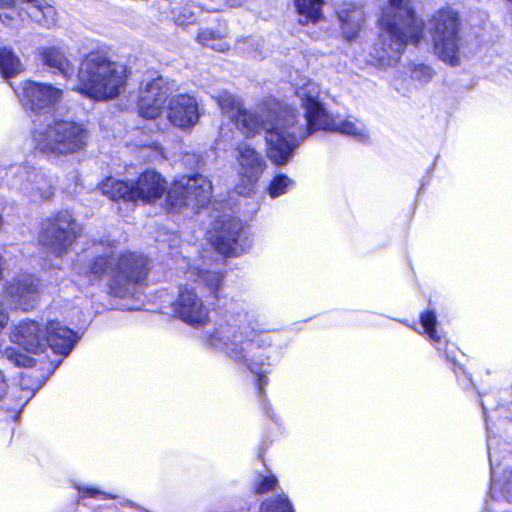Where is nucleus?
Segmentation results:
<instances>
[{"label":"nucleus","mask_w":512,"mask_h":512,"mask_svg":"<svg viewBox=\"0 0 512 512\" xmlns=\"http://www.w3.org/2000/svg\"><path fill=\"white\" fill-rule=\"evenodd\" d=\"M296 94L304 115L291 108L267 136V156L273 164L286 165L299 145L316 131H339L360 142L368 140L367 128L359 120L349 117L335 123L320 99L321 90L317 83L308 81L296 90Z\"/></svg>","instance_id":"nucleus-1"},{"label":"nucleus","mask_w":512,"mask_h":512,"mask_svg":"<svg viewBox=\"0 0 512 512\" xmlns=\"http://www.w3.org/2000/svg\"><path fill=\"white\" fill-rule=\"evenodd\" d=\"M203 345L225 354L237 365L256 375L258 393L262 394L268 378L264 367L270 365L267 351L274 342L273 335L262 329L254 312L239 308L226 312L213 328L202 333Z\"/></svg>","instance_id":"nucleus-2"},{"label":"nucleus","mask_w":512,"mask_h":512,"mask_svg":"<svg viewBox=\"0 0 512 512\" xmlns=\"http://www.w3.org/2000/svg\"><path fill=\"white\" fill-rule=\"evenodd\" d=\"M149 260L142 254L118 252L115 241L94 239L73 264V271L83 282L93 285L105 279L110 293L127 297L134 293L135 285L147 275Z\"/></svg>","instance_id":"nucleus-3"},{"label":"nucleus","mask_w":512,"mask_h":512,"mask_svg":"<svg viewBox=\"0 0 512 512\" xmlns=\"http://www.w3.org/2000/svg\"><path fill=\"white\" fill-rule=\"evenodd\" d=\"M380 42L371 56L376 64L395 66L408 43L417 46L424 32V21L417 16L410 0H388L378 18Z\"/></svg>","instance_id":"nucleus-4"},{"label":"nucleus","mask_w":512,"mask_h":512,"mask_svg":"<svg viewBox=\"0 0 512 512\" xmlns=\"http://www.w3.org/2000/svg\"><path fill=\"white\" fill-rule=\"evenodd\" d=\"M126 78L125 65L112 61L104 53L91 52L80 63L74 90L95 100L114 99L124 90Z\"/></svg>","instance_id":"nucleus-5"},{"label":"nucleus","mask_w":512,"mask_h":512,"mask_svg":"<svg viewBox=\"0 0 512 512\" xmlns=\"http://www.w3.org/2000/svg\"><path fill=\"white\" fill-rule=\"evenodd\" d=\"M31 138L36 151L57 159L81 151L86 146L88 131L82 123L75 121H35Z\"/></svg>","instance_id":"nucleus-6"},{"label":"nucleus","mask_w":512,"mask_h":512,"mask_svg":"<svg viewBox=\"0 0 512 512\" xmlns=\"http://www.w3.org/2000/svg\"><path fill=\"white\" fill-rule=\"evenodd\" d=\"M217 103L222 113L233 121L243 134L250 137L265 131L266 141L268 134L274 130L284 114L291 111V108L276 101L263 104L257 111L245 110L240 100L228 92L220 93Z\"/></svg>","instance_id":"nucleus-7"},{"label":"nucleus","mask_w":512,"mask_h":512,"mask_svg":"<svg viewBox=\"0 0 512 512\" xmlns=\"http://www.w3.org/2000/svg\"><path fill=\"white\" fill-rule=\"evenodd\" d=\"M461 20L451 8L436 11L428 20L435 54L445 63L456 66L460 63Z\"/></svg>","instance_id":"nucleus-8"},{"label":"nucleus","mask_w":512,"mask_h":512,"mask_svg":"<svg viewBox=\"0 0 512 512\" xmlns=\"http://www.w3.org/2000/svg\"><path fill=\"white\" fill-rule=\"evenodd\" d=\"M212 197L211 182L203 175L183 176L167 192L166 206L178 211L184 207L198 210L205 207Z\"/></svg>","instance_id":"nucleus-9"},{"label":"nucleus","mask_w":512,"mask_h":512,"mask_svg":"<svg viewBox=\"0 0 512 512\" xmlns=\"http://www.w3.org/2000/svg\"><path fill=\"white\" fill-rule=\"evenodd\" d=\"M24 12L34 22L50 28L56 24L57 12L45 0H0V21L17 28L23 21Z\"/></svg>","instance_id":"nucleus-10"},{"label":"nucleus","mask_w":512,"mask_h":512,"mask_svg":"<svg viewBox=\"0 0 512 512\" xmlns=\"http://www.w3.org/2000/svg\"><path fill=\"white\" fill-rule=\"evenodd\" d=\"M14 90L25 110L35 114L33 123L50 120L51 111L60 102L63 95L62 90L52 84L31 80L23 82Z\"/></svg>","instance_id":"nucleus-11"},{"label":"nucleus","mask_w":512,"mask_h":512,"mask_svg":"<svg viewBox=\"0 0 512 512\" xmlns=\"http://www.w3.org/2000/svg\"><path fill=\"white\" fill-rule=\"evenodd\" d=\"M79 226L68 210L58 212L42 223L40 243L56 256L67 253L79 235Z\"/></svg>","instance_id":"nucleus-12"},{"label":"nucleus","mask_w":512,"mask_h":512,"mask_svg":"<svg viewBox=\"0 0 512 512\" xmlns=\"http://www.w3.org/2000/svg\"><path fill=\"white\" fill-rule=\"evenodd\" d=\"M209 239L216 250L224 256H239L247 252L252 245L241 220L222 216L217 219L209 231Z\"/></svg>","instance_id":"nucleus-13"},{"label":"nucleus","mask_w":512,"mask_h":512,"mask_svg":"<svg viewBox=\"0 0 512 512\" xmlns=\"http://www.w3.org/2000/svg\"><path fill=\"white\" fill-rule=\"evenodd\" d=\"M11 189L36 198L49 199L52 195V180L44 172L28 165H13L5 174Z\"/></svg>","instance_id":"nucleus-14"},{"label":"nucleus","mask_w":512,"mask_h":512,"mask_svg":"<svg viewBox=\"0 0 512 512\" xmlns=\"http://www.w3.org/2000/svg\"><path fill=\"white\" fill-rule=\"evenodd\" d=\"M481 407L487 429V449L491 469L490 496L494 500H496L498 496H501L507 502H512V468L505 467L502 470L500 469L502 464V451L498 449L499 443L497 442L496 437L491 434L487 420L486 407L483 401H481Z\"/></svg>","instance_id":"nucleus-15"},{"label":"nucleus","mask_w":512,"mask_h":512,"mask_svg":"<svg viewBox=\"0 0 512 512\" xmlns=\"http://www.w3.org/2000/svg\"><path fill=\"white\" fill-rule=\"evenodd\" d=\"M173 312L186 324L198 327L209 320V309L193 287L180 286L179 295L173 303Z\"/></svg>","instance_id":"nucleus-16"},{"label":"nucleus","mask_w":512,"mask_h":512,"mask_svg":"<svg viewBox=\"0 0 512 512\" xmlns=\"http://www.w3.org/2000/svg\"><path fill=\"white\" fill-rule=\"evenodd\" d=\"M237 161L240 165V176L243 183L237 185L235 191L239 195L246 196L253 191L266 168V162L259 152L247 144L237 147Z\"/></svg>","instance_id":"nucleus-17"},{"label":"nucleus","mask_w":512,"mask_h":512,"mask_svg":"<svg viewBox=\"0 0 512 512\" xmlns=\"http://www.w3.org/2000/svg\"><path fill=\"white\" fill-rule=\"evenodd\" d=\"M169 95V89L163 77L148 81L140 90L138 109L143 118L155 119L163 111Z\"/></svg>","instance_id":"nucleus-18"},{"label":"nucleus","mask_w":512,"mask_h":512,"mask_svg":"<svg viewBox=\"0 0 512 512\" xmlns=\"http://www.w3.org/2000/svg\"><path fill=\"white\" fill-rule=\"evenodd\" d=\"M4 288L10 305L28 310L38 295V279L31 274H22Z\"/></svg>","instance_id":"nucleus-19"},{"label":"nucleus","mask_w":512,"mask_h":512,"mask_svg":"<svg viewBox=\"0 0 512 512\" xmlns=\"http://www.w3.org/2000/svg\"><path fill=\"white\" fill-rule=\"evenodd\" d=\"M168 119L181 129L193 127L199 120L196 99L187 94L173 96L168 104Z\"/></svg>","instance_id":"nucleus-20"},{"label":"nucleus","mask_w":512,"mask_h":512,"mask_svg":"<svg viewBox=\"0 0 512 512\" xmlns=\"http://www.w3.org/2000/svg\"><path fill=\"white\" fill-rule=\"evenodd\" d=\"M46 331L33 320L20 322L12 330L10 338L14 344L22 347L29 353L39 354L46 350Z\"/></svg>","instance_id":"nucleus-21"},{"label":"nucleus","mask_w":512,"mask_h":512,"mask_svg":"<svg viewBox=\"0 0 512 512\" xmlns=\"http://www.w3.org/2000/svg\"><path fill=\"white\" fill-rule=\"evenodd\" d=\"M132 184L133 202H153L162 197L167 189V183L161 174L154 170L143 172Z\"/></svg>","instance_id":"nucleus-22"},{"label":"nucleus","mask_w":512,"mask_h":512,"mask_svg":"<svg viewBox=\"0 0 512 512\" xmlns=\"http://www.w3.org/2000/svg\"><path fill=\"white\" fill-rule=\"evenodd\" d=\"M46 347L55 354L68 356L79 340V336L59 321H50L46 325Z\"/></svg>","instance_id":"nucleus-23"},{"label":"nucleus","mask_w":512,"mask_h":512,"mask_svg":"<svg viewBox=\"0 0 512 512\" xmlns=\"http://www.w3.org/2000/svg\"><path fill=\"white\" fill-rule=\"evenodd\" d=\"M336 13L343 37L347 41L354 40L365 21L363 8L353 3H343L338 7Z\"/></svg>","instance_id":"nucleus-24"},{"label":"nucleus","mask_w":512,"mask_h":512,"mask_svg":"<svg viewBox=\"0 0 512 512\" xmlns=\"http://www.w3.org/2000/svg\"><path fill=\"white\" fill-rule=\"evenodd\" d=\"M185 275L188 280L202 284L214 299L218 300L222 296L225 285L222 271L190 266Z\"/></svg>","instance_id":"nucleus-25"},{"label":"nucleus","mask_w":512,"mask_h":512,"mask_svg":"<svg viewBox=\"0 0 512 512\" xmlns=\"http://www.w3.org/2000/svg\"><path fill=\"white\" fill-rule=\"evenodd\" d=\"M39 54L43 64L50 68L53 73H58L66 79L73 75L74 67L61 47H42L39 49Z\"/></svg>","instance_id":"nucleus-26"},{"label":"nucleus","mask_w":512,"mask_h":512,"mask_svg":"<svg viewBox=\"0 0 512 512\" xmlns=\"http://www.w3.org/2000/svg\"><path fill=\"white\" fill-rule=\"evenodd\" d=\"M102 194L113 201L124 200L133 202L132 184L112 177L99 184Z\"/></svg>","instance_id":"nucleus-27"},{"label":"nucleus","mask_w":512,"mask_h":512,"mask_svg":"<svg viewBox=\"0 0 512 512\" xmlns=\"http://www.w3.org/2000/svg\"><path fill=\"white\" fill-rule=\"evenodd\" d=\"M199 8L188 0L173 1L172 19L179 26L190 25L196 21Z\"/></svg>","instance_id":"nucleus-28"},{"label":"nucleus","mask_w":512,"mask_h":512,"mask_svg":"<svg viewBox=\"0 0 512 512\" xmlns=\"http://www.w3.org/2000/svg\"><path fill=\"white\" fill-rule=\"evenodd\" d=\"M299 23L304 25L309 22L315 23L322 16L323 0H296L295 2Z\"/></svg>","instance_id":"nucleus-29"},{"label":"nucleus","mask_w":512,"mask_h":512,"mask_svg":"<svg viewBox=\"0 0 512 512\" xmlns=\"http://www.w3.org/2000/svg\"><path fill=\"white\" fill-rule=\"evenodd\" d=\"M22 63L12 49L0 47V74L3 78H11L22 71Z\"/></svg>","instance_id":"nucleus-30"},{"label":"nucleus","mask_w":512,"mask_h":512,"mask_svg":"<svg viewBox=\"0 0 512 512\" xmlns=\"http://www.w3.org/2000/svg\"><path fill=\"white\" fill-rule=\"evenodd\" d=\"M422 327L425 333L428 335L431 342L435 345L438 350H442L446 346V341L438 335L435 327L437 323L436 315L433 311L423 312L420 316Z\"/></svg>","instance_id":"nucleus-31"},{"label":"nucleus","mask_w":512,"mask_h":512,"mask_svg":"<svg viewBox=\"0 0 512 512\" xmlns=\"http://www.w3.org/2000/svg\"><path fill=\"white\" fill-rule=\"evenodd\" d=\"M295 181L286 174L276 175L267 187V193L271 198H278L293 189Z\"/></svg>","instance_id":"nucleus-32"},{"label":"nucleus","mask_w":512,"mask_h":512,"mask_svg":"<svg viewBox=\"0 0 512 512\" xmlns=\"http://www.w3.org/2000/svg\"><path fill=\"white\" fill-rule=\"evenodd\" d=\"M196 40L200 44L218 52H225L229 49V44L220 35L208 29L200 31Z\"/></svg>","instance_id":"nucleus-33"},{"label":"nucleus","mask_w":512,"mask_h":512,"mask_svg":"<svg viewBox=\"0 0 512 512\" xmlns=\"http://www.w3.org/2000/svg\"><path fill=\"white\" fill-rule=\"evenodd\" d=\"M261 512H294L292 505L285 495H278L261 504Z\"/></svg>","instance_id":"nucleus-34"},{"label":"nucleus","mask_w":512,"mask_h":512,"mask_svg":"<svg viewBox=\"0 0 512 512\" xmlns=\"http://www.w3.org/2000/svg\"><path fill=\"white\" fill-rule=\"evenodd\" d=\"M1 353L7 360L17 366H30L33 361L32 358L24 355L23 353H20L15 347L12 346L4 347L1 350Z\"/></svg>","instance_id":"nucleus-35"},{"label":"nucleus","mask_w":512,"mask_h":512,"mask_svg":"<svg viewBox=\"0 0 512 512\" xmlns=\"http://www.w3.org/2000/svg\"><path fill=\"white\" fill-rule=\"evenodd\" d=\"M277 485V479L274 475H259L254 481V489L256 494H265L274 490Z\"/></svg>","instance_id":"nucleus-36"},{"label":"nucleus","mask_w":512,"mask_h":512,"mask_svg":"<svg viewBox=\"0 0 512 512\" xmlns=\"http://www.w3.org/2000/svg\"><path fill=\"white\" fill-rule=\"evenodd\" d=\"M434 70L425 64H413L411 68V77L422 83H427L432 80Z\"/></svg>","instance_id":"nucleus-37"},{"label":"nucleus","mask_w":512,"mask_h":512,"mask_svg":"<svg viewBox=\"0 0 512 512\" xmlns=\"http://www.w3.org/2000/svg\"><path fill=\"white\" fill-rule=\"evenodd\" d=\"M22 393H24L23 396H21L15 404L11 403H5L4 405L0 406L2 409H5L7 411H14L18 408H22L24 405L28 403V401L34 396L35 391L25 389L22 390Z\"/></svg>","instance_id":"nucleus-38"},{"label":"nucleus","mask_w":512,"mask_h":512,"mask_svg":"<svg viewBox=\"0 0 512 512\" xmlns=\"http://www.w3.org/2000/svg\"><path fill=\"white\" fill-rule=\"evenodd\" d=\"M78 489L81 492V498H85V497H93L94 498L98 495H101V496H103V498H106V499H116L117 498L116 495L108 494V493L102 492L95 488H78Z\"/></svg>","instance_id":"nucleus-39"},{"label":"nucleus","mask_w":512,"mask_h":512,"mask_svg":"<svg viewBox=\"0 0 512 512\" xmlns=\"http://www.w3.org/2000/svg\"><path fill=\"white\" fill-rule=\"evenodd\" d=\"M8 386L5 381L4 375L0 370V401H3L4 397L7 396Z\"/></svg>","instance_id":"nucleus-40"},{"label":"nucleus","mask_w":512,"mask_h":512,"mask_svg":"<svg viewBox=\"0 0 512 512\" xmlns=\"http://www.w3.org/2000/svg\"><path fill=\"white\" fill-rule=\"evenodd\" d=\"M8 314L0 307V333L8 323Z\"/></svg>","instance_id":"nucleus-41"},{"label":"nucleus","mask_w":512,"mask_h":512,"mask_svg":"<svg viewBox=\"0 0 512 512\" xmlns=\"http://www.w3.org/2000/svg\"><path fill=\"white\" fill-rule=\"evenodd\" d=\"M243 0H227L230 6H238L242 3Z\"/></svg>","instance_id":"nucleus-42"}]
</instances>
